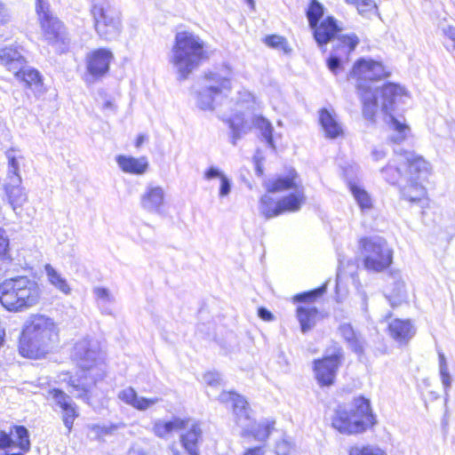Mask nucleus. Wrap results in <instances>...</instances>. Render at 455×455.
Segmentation results:
<instances>
[{
	"instance_id": "nucleus-33",
	"label": "nucleus",
	"mask_w": 455,
	"mask_h": 455,
	"mask_svg": "<svg viewBox=\"0 0 455 455\" xmlns=\"http://www.w3.org/2000/svg\"><path fill=\"white\" fill-rule=\"evenodd\" d=\"M404 180L406 184L401 185V195L403 198L411 202H417L425 196V188L419 180H416L413 176L404 179Z\"/></svg>"
},
{
	"instance_id": "nucleus-50",
	"label": "nucleus",
	"mask_w": 455,
	"mask_h": 455,
	"mask_svg": "<svg viewBox=\"0 0 455 455\" xmlns=\"http://www.w3.org/2000/svg\"><path fill=\"white\" fill-rule=\"evenodd\" d=\"M442 31L443 36H445L447 38L451 40V44H447L445 46L448 50H454L455 49V27L452 26H447L442 28Z\"/></svg>"
},
{
	"instance_id": "nucleus-63",
	"label": "nucleus",
	"mask_w": 455,
	"mask_h": 455,
	"mask_svg": "<svg viewBox=\"0 0 455 455\" xmlns=\"http://www.w3.org/2000/svg\"><path fill=\"white\" fill-rule=\"evenodd\" d=\"M172 428H167V427H164V428H154L156 435H159V436H165V435L169 434L170 430H172Z\"/></svg>"
},
{
	"instance_id": "nucleus-16",
	"label": "nucleus",
	"mask_w": 455,
	"mask_h": 455,
	"mask_svg": "<svg viewBox=\"0 0 455 455\" xmlns=\"http://www.w3.org/2000/svg\"><path fill=\"white\" fill-rule=\"evenodd\" d=\"M359 44V38L356 35H345L337 37L333 52L327 60L328 68L333 73L338 74L342 68L341 53L350 54Z\"/></svg>"
},
{
	"instance_id": "nucleus-57",
	"label": "nucleus",
	"mask_w": 455,
	"mask_h": 455,
	"mask_svg": "<svg viewBox=\"0 0 455 455\" xmlns=\"http://www.w3.org/2000/svg\"><path fill=\"white\" fill-rule=\"evenodd\" d=\"M258 315L262 320L267 321V322L273 320V318H274L273 314L268 309H267L266 307H261L258 309Z\"/></svg>"
},
{
	"instance_id": "nucleus-43",
	"label": "nucleus",
	"mask_w": 455,
	"mask_h": 455,
	"mask_svg": "<svg viewBox=\"0 0 455 455\" xmlns=\"http://www.w3.org/2000/svg\"><path fill=\"white\" fill-rule=\"evenodd\" d=\"M93 294L100 307H105L107 304L114 301L113 295L110 293L109 290L105 287H95L93 289Z\"/></svg>"
},
{
	"instance_id": "nucleus-15",
	"label": "nucleus",
	"mask_w": 455,
	"mask_h": 455,
	"mask_svg": "<svg viewBox=\"0 0 455 455\" xmlns=\"http://www.w3.org/2000/svg\"><path fill=\"white\" fill-rule=\"evenodd\" d=\"M113 59V52L108 48H99L88 52L85 57L88 73L86 82H93L107 75Z\"/></svg>"
},
{
	"instance_id": "nucleus-18",
	"label": "nucleus",
	"mask_w": 455,
	"mask_h": 455,
	"mask_svg": "<svg viewBox=\"0 0 455 455\" xmlns=\"http://www.w3.org/2000/svg\"><path fill=\"white\" fill-rule=\"evenodd\" d=\"M18 447L24 452L30 449L28 428H10L9 433L0 431V449Z\"/></svg>"
},
{
	"instance_id": "nucleus-21",
	"label": "nucleus",
	"mask_w": 455,
	"mask_h": 455,
	"mask_svg": "<svg viewBox=\"0 0 455 455\" xmlns=\"http://www.w3.org/2000/svg\"><path fill=\"white\" fill-rule=\"evenodd\" d=\"M185 430L180 435L182 447L188 455H199V445L203 442L201 428H181ZM172 455H184L179 450L172 447Z\"/></svg>"
},
{
	"instance_id": "nucleus-28",
	"label": "nucleus",
	"mask_w": 455,
	"mask_h": 455,
	"mask_svg": "<svg viewBox=\"0 0 455 455\" xmlns=\"http://www.w3.org/2000/svg\"><path fill=\"white\" fill-rule=\"evenodd\" d=\"M383 178L390 184H398L404 180V167L400 155L388 162V164L380 170Z\"/></svg>"
},
{
	"instance_id": "nucleus-27",
	"label": "nucleus",
	"mask_w": 455,
	"mask_h": 455,
	"mask_svg": "<svg viewBox=\"0 0 455 455\" xmlns=\"http://www.w3.org/2000/svg\"><path fill=\"white\" fill-rule=\"evenodd\" d=\"M13 74L18 79L21 80L26 86L32 89L36 93H40L42 92V77L36 69L26 67L24 64Z\"/></svg>"
},
{
	"instance_id": "nucleus-47",
	"label": "nucleus",
	"mask_w": 455,
	"mask_h": 455,
	"mask_svg": "<svg viewBox=\"0 0 455 455\" xmlns=\"http://www.w3.org/2000/svg\"><path fill=\"white\" fill-rule=\"evenodd\" d=\"M276 455H297L294 445L287 440H282L276 443Z\"/></svg>"
},
{
	"instance_id": "nucleus-12",
	"label": "nucleus",
	"mask_w": 455,
	"mask_h": 455,
	"mask_svg": "<svg viewBox=\"0 0 455 455\" xmlns=\"http://www.w3.org/2000/svg\"><path fill=\"white\" fill-rule=\"evenodd\" d=\"M323 15V6L317 0H312L307 11V18L309 27L313 29L314 37L319 46L327 44L334 39L335 36L340 30L337 20L328 16L320 23L319 20Z\"/></svg>"
},
{
	"instance_id": "nucleus-34",
	"label": "nucleus",
	"mask_w": 455,
	"mask_h": 455,
	"mask_svg": "<svg viewBox=\"0 0 455 455\" xmlns=\"http://www.w3.org/2000/svg\"><path fill=\"white\" fill-rule=\"evenodd\" d=\"M231 131L230 142L235 146L243 135L246 134L251 127L244 119L243 114H235L228 120Z\"/></svg>"
},
{
	"instance_id": "nucleus-49",
	"label": "nucleus",
	"mask_w": 455,
	"mask_h": 455,
	"mask_svg": "<svg viewBox=\"0 0 455 455\" xmlns=\"http://www.w3.org/2000/svg\"><path fill=\"white\" fill-rule=\"evenodd\" d=\"M353 4L356 6L360 13L371 11L376 7L373 0H355Z\"/></svg>"
},
{
	"instance_id": "nucleus-11",
	"label": "nucleus",
	"mask_w": 455,
	"mask_h": 455,
	"mask_svg": "<svg viewBox=\"0 0 455 455\" xmlns=\"http://www.w3.org/2000/svg\"><path fill=\"white\" fill-rule=\"evenodd\" d=\"M205 80L208 84L197 92L196 104L202 110H213L226 96L225 92L231 90V82L228 76L217 72L205 74Z\"/></svg>"
},
{
	"instance_id": "nucleus-2",
	"label": "nucleus",
	"mask_w": 455,
	"mask_h": 455,
	"mask_svg": "<svg viewBox=\"0 0 455 455\" xmlns=\"http://www.w3.org/2000/svg\"><path fill=\"white\" fill-rule=\"evenodd\" d=\"M363 102V114L368 120H372L379 108L380 100L381 110L388 117L390 127L397 132L390 140L395 143L401 142L405 138L408 127L397 120L393 115L394 105L397 97L404 94V88L393 83H387L382 87L374 90L358 91Z\"/></svg>"
},
{
	"instance_id": "nucleus-22",
	"label": "nucleus",
	"mask_w": 455,
	"mask_h": 455,
	"mask_svg": "<svg viewBox=\"0 0 455 455\" xmlns=\"http://www.w3.org/2000/svg\"><path fill=\"white\" fill-rule=\"evenodd\" d=\"M387 283L390 286V291L387 295L392 307H396L407 298L405 283L402 279L399 271H390L387 277Z\"/></svg>"
},
{
	"instance_id": "nucleus-59",
	"label": "nucleus",
	"mask_w": 455,
	"mask_h": 455,
	"mask_svg": "<svg viewBox=\"0 0 455 455\" xmlns=\"http://www.w3.org/2000/svg\"><path fill=\"white\" fill-rule=\"evenodd\" d=\"M339 433L346 434V435H353V434H359L362 433V430H364L365 428H338Z\"/></svg>"
},
{
	"instance_id": "nucleus-25",
	"label": "nucleus",
	"mask_w": 455,
	"mask_h": 455,
	"mask_svg": "<svg viewBox=\"0 0 455 455\" xmlns=\"http://www.w3.org/2000/svg\"><path fill=\"white\" fill-rule=\"evenodd\" d=\"M297 172L292 170L287 176H280L275 179H269L264 182V187L268 193H278L290 189H299L296 181Z\"/></svg>"
},
{
	"instance_id": "nucleus-37",
	"label": "nucleus",
	"mask_w": 455,
	"mask_h": 455,
	"mask_svg": "<svg viewBox=\"0 0 455 455\" xmlns=\"http://www.w3.org/2000/svg\"><path fill=\"white\" fill-rule=\"evenodd\" d=\"M259 211L266 220H270L282 214L279 200L275 201L273 197L267 194L263 195L259 199Z\"/></svg>"
},
{
	"instance_id": "nucleus-36",
	"label": "nucleus",
	"mask_w": 455,
	"mask_h": 455,
	"mask_svg": "<svg viewBox=\"0 0 455 455\" xmlns=\"http://www.w3.org/2000/svg\"><path fill=\"white\" fill-rule=\"evenodd\" d=\"M340 335L357 355L363 353V340L355 333L353 327L349 323H343L339 328Z\"/></svg>"
},
{
	"instance_id": "nucleus-4",
	"label": "nucleus",
	"mask_w": 455,
	"mask_h": 455,
	"mask_svg": "<svg viewBox=\"0 0 455 455\" xmlns=\"http://www.w3.org/2000/svg\"><path fill=\"white\" fill-rule=\"evenodd\" d=\"M56 337V326L51 318L42 315H33L23 329L19 345L20 354L28 358H40L47 353Z\"/></svg>"
},
{
	"instance_id": "nucleus-8",
	"label": "nucleus",
	"mask_w": 455,
	"mask_h": 455,
	"mask_svg": "<svg viewBox=\"0 0 455 455\" xmlns=\"http://www.w3.org/2000/svg\"><path fill=\"white\" fill-rule=\"evenodd\" d=\"M359 244L366 269L381 272L391 265L393 251L384 238L363 237Z\"/></svg>"
},
{
	"instance_id": "nucleus-9",
	"label": "nucleus",
	"mask_w": 455,
	"mask_h": 455,
	"mask_svg": "<svg viewBox=\"0 0 455 455\" xmlns=\"http://www.w3.org/2000/svg\"><path fill=\"white\" fill-rule=\"evenodd\" d=\"M36 11L38 15L44 36L45 40L54 47L55 51L62 53L65 52L68 47L70 39L68 36L66 28L62 22L53 17L49 11V4L47 3L36 5Z\"/></svg>"
},
{
	"instance_id": "nucleus-31",
	"label": "nucleus",
	"mask_w": 455,
	"mask_h": 455,
	"mask_svg": "<svg viewBox=\"0 0 455 455\" xmlns=\"http://www.w3.org/2000/svg\"><path fill=\"white\" fill-rule=\"evenodd\" d=\"M305 200L306 196L302 188L296 189L286 196L282 197L279 199L282 214L284 212H298L301 208Z\"/></svg>"
},
{
	"instance_id": "nucleus-64",
	"label": "nucleus",
	"mask_w": 455,
	"mask_h": 455,
	"mask_svg": "<svg viewBox=\"0 0 455 455\" xmlns=\"http://www.w3.org/2000/svg\"><path fill=\"white\" fill-rule=\"evenodd\" d=\"M244 455H262V453L259 448H255L247 451Z\"/></svg>"
},
{
	"instance_id": "nucleus-53",
	"label": "nucleus",
	"mask_w": 455,
	"mask_h": 455,
	"mask_svg": "<svg viewBox=\"0 0 455 455\" xmlns=\"http://www.w3.org/2000/svg\"><path fill=\"white\" fill-rule=\"evenodd\" d=\"M196 427L195 422H191L190 419H174L173 420L167 421L163 427Z\"/></svg>"
},
{
	"instance_id": "nucleus-54",
	"label": "nucleus",
	"mask_w": 455,
	"mask_h": 455,
	"mask_svg": "<svg viewBox=\"0 0 455 455\" xmlns=\"http://www.w3.org/2000/svg\"><path fill=\"white\" fill-rule=\"evenodd\" d=\"M224 175L225 174L215 166L209 167L204 172V178L206 180H213L216 178H219L220 180L221 177H223Z\"/></svg>"
},
{
	"instance_id": "nucleus-3",
	"label": "nucleus",
	"mask_w": 455,
	"mask_h": 455,
	"mask_svg": "<svg viewBox=\"0 0 455 455\" xmlns=\"http://www.w3.org/2000/svg\"><path fill=\"white\" fill-rule=\"evenodd\" d=\"M205 58L204 41L188 31L178 32L169 54V62L177 73V78L183 81L196 69Z\"/></svg>"
},
{
	"instance_id": "nucleus-17",
	"label": "nucleus",
	"mask_w": 455,
	"mask_h": 455,
	"mask_svg": "<svg viewBox=\"0 0 455 455\" xmlns=\"http://www.w3.org/2000/svg\"><path fill=\"white\" fill-rule=\"evenodd\" d=\"M400 158L404 167V179L413 176L416 180H419L429 173L430 164L423 157L406 152L404 155H400Z\"/></svg>"
},
{
	"instance_id": "nucleus-39",
	"label": "nucleus",
	"mask_w": 455,
	"mask_h": 455,
	"mask_svg": "<svg viewBox=\"0 0 455 455\" xmlns=\"http://www.w3.org/2000/svg\"><path fill=\"white\" fill-rule=\"evenodd\" d=\"M350 190L362 212H365L372 208V201L367 191L356 185H351Z\"/></svg>"
},
{
	"instance_id": "nucleus-29",
	"label": "nucleus",
	"mask_w": 455,
	"mask_h": 455,
	"mask_svg": "<svg viewBox=\"0 0 455 455\" xmlns=\"http://www.w3.org/2000/svg\"><path fill=\"white\" fill-rule=\"evenodd\" d=\"M296 312L302 333H307L315 327L319 315L315 307L299 306Z\"/></svg>"
},
{
	"instance_id": "nucleus-7",
	"label": "nucleus",
	"mask_w": 455,
	"mask_h": 455,
	"mask_svg": "<svg viewBox=\"0 0 455 455\" xmlns=\"http://www.w3.org/2000/svg\"><path fill=\"white\" fill-rule=\"evenodd\" d=\"M339 424L350 427H373L377 424L376 417L372 413L370 400L358 396L354 399L348 408L346 404H340L336 410V418L331 427H341Z\"/></svg>"
},
{
	"instance_id": "nucleus-32",
	"label": "nucleus",
	"mask_w": 455,
	"mask_h": 455,
	"mask_svg": "<svg viewBox=\"0 0 455 455\" xmlns=\"http://www.w3.org/2000/svg\"><path fill=\"white\" fill-rule=\"evenodd\" d=\"M319 121L326 137L335 139L342 133L340 124L326 108H322L319 111Z\"/></svg>"
},
{
	"instance_id": "nucleus-24",
	"label": "nucleus",
	"mask_w": 455,
	"mask_h": 455,
	"mask_svg": "<svg viewBox=\"0 0 455 455\" xmlns=\"http://www.w3.org/2000/svg\"><path fill=\"white\" fill-rule=\"evenodd\" d=\"M118 398L139 411H145L161 400L158 397L146 398L139 396L137 392L131 387L121 390L118 393Z\"/></svg>"
},
{
	"instance_id": "nucleus-41",
	"label": "nucleus",
	"mask_w": 455,
	"mask_h": 455,
	"mask_svg": "<svg viewBox=\"0 0 455 455\" xmlns=\"http://www.w3.org/2000/svg\"><path fill=\"white\" fill-rule=\"evenodd\" d=\"M46 398L49 402L60 408L68 406V404L72 402V399L67 394L58 388L48 390Z\"/></svg>"
},
{
	"instance_id": "nucleus-45",
	"label": "nucleus",
	"mask_w": 455,
	"mask_h": 455,
	"mask_svg": "<svg viewBox=\"0 0 455 455\" xmlns=\"http://www.w3.org/2000/svg\"><path fill=\"white\" fill-rule=\"evenodd\" d=\"M63 414V421L65 424V427H72L74 424L75 419L77 417L76 409L75 407V404L70 402L68 406H64L60 408Z\"/></svg>"
},
{
	"instance_id": "nucleus-58",
	"label": "nucleus",
	"mask_w": 455,
	"mask_h": 455,
	"mask_svg": "<svg viewBox=\"0 0 455 455\" xmlns=\"http://www.w3.org/2000/svg\"><path fill=\"white\" fill-rule=\"evenodd\" d=\"M257 432L253 433L260 441L267 439L270 434V428H255Z\"/></svg>"
},
{
	"instance_id": "nucleus-62",
	"label": "nucleus",
	"mask_w": 455,
	"mask_h": 455,
	"mask_svg": "<svg viewBox=\"0 0 455 455\" xmlns=\"http://www.w3.org/2000/svg\"><path fill=\"white\" fill-rule=\"evenodd\" d=\"M254 160H255V172L258 176H262L263 175V168H262V165L259 162L257 156L254 157Z\"/></svg>"
},
{
	"instance_id": "nucleus-26",
	"label": "nucleus",
	"mask_w": 455,
	"mask_h": 455,
	"mask_svg": "<svg viewBox=\"0 0 455 455\" xmlns=\"http://www.w3.org/2000/svg\"><path fill=\"white\" fill-rule=\"evenodd\" d=\"M116 163L124 172L141 175L148 168V163L146 157L135 158L133 156H117Z\"/></svg>"
},
{
	"instance_id": "nucleus-52",
	"label": "nucleus",
	"mask_w": 455,
	"mask_h": 455,
	"mask_svg": "<svg viewBox=\"0 0 455 455\" xmlns=\"http://www.w3.org/2000/svg\"><path fill=\"white\" fill-rule=\"evenodd\" d=\"M230 191H231V181L226 175H224L220 179V187L219 195H220V196L224 197V196H228Z\"/></svg>"
},
{
	"instance_id": "nucleus-10",
	"label": "nucleus",
	"mask_w": 455,
	"mask_h": 455,
	"mask_svg": "<svg viewBox=\"0 0 455 455\" xmlns=\"http://www.w3.org/2000/svg\"><path fill=\"white\" fill-rule=\"evenodd\" d=\"M343 360V348L337 343L326 348L323 358L314 360L315 378L320 387H330L334 384L338 370Z\"/></svg>"
},
{
	"instance_id": "nucleus-51",
	"label": "nucleus",
	"mask_w": 455,
	"mask_h": 455,
	"mask_svg": "<svg viewBox=\"0 0 455 455\" xmlns=\"http://www.w3.org/2000/svg\"><path fill=\"white\" fill-rule=\"evenodd\" d=\"M204 382L212 387H217L221 383V378L219 372L210 371L204 375Z\"/></svg>"
},
{
	"instance_id": "nucleus-13",
	"label": "nucleus",
	"mask_w": 455,
	"mask_h": 455,
	"mask_svg": "<svg viewBox=\"0 0 455 455\" xmlns=\"http://www.w3.org/2000/svg\"><path fill=\"white\" fill-rule=\"evenodd\" d=\"M8 160L7 182L5 192L12 208L21 206L27 201V195L21 187V177L20 175V160L22 156L14 148H10L5 153Z\"/></svg>"
},
{
	"instance_id": "nucleus-48",
	"label": "nucleus",
	"mask_w": 455,
	"mask_h": 455,
	"mask_svg": "<svg viewBox=\"0 0 455 455\" xmlns=\"http://www.w3.org/2000/svg\"><path fill=\"white\" fill-rule=\"evenodd\" d=\"M9 238L5 230L0 228V259H9Z\"/></svg>"
},
{
	"instance_id": "nucleus-40",
	"label": "nucleus",
	"mask_w": 455,
	"mask_h": 455,
	"mask_svg": "<svg viewBox=\"0 0 455 455\" xmlns=\"http://www.w3.org/2000/svg\"><path fill=\"white\" fill-rule=\"evenodd\" d=\"M439 372L442 384L444 388L445 396H448L449 390L451 387L452 379L449 372L446 357L442 351H438Z\"/></svg>"
},
{
	"instance_id": "nucleus-42",
	"label": "nucleus",
	"mask_w": 455,
	"mask_h": 455,
	"mask_svg": "<svg viewBox=\"0 0 455 455\" xmlns=\"http://www.w3.org/2000/svg\"><path fill=\"white\" fill-rule=\"evenodd\" d=\"M327 284L324 283L315 289L299 293L294 296V300L297 302H312L317 298L321 297L326 292Z\"/></svg>"
},
{
	"instance_id": "nucleus-56",
	"label": "nucleus",
	"mask_w": 455,
	"mask_h": 455,
	"mask_svg": "<svg viewBox=\"0 0 455 455\" xmlns=\"http://www.w3.org/2000/svg\"><path fill=\"white\" fill-rule=\"evenodd\" d=\"M387 155V151L382 148H376L371 151V157L375 162L385 159Z\"/></svg>"
},
{
	"instance_id": "nucleus-46",
	"label": "nucleus",
	"mask_w": 455,
	"mask_h": 455,
	"mask_svg": "<svg viewBox=\"0 0 455 455\" xmlns=\"http://www.w3.org/2000/svg\"><path fill=\"white\" fill-rule=\"evenodd\" d=\"M265 44L274 49H282L286 52L287 42L284 37L277 35L267 36L264 39Z\"/></svg>"
},
{
	"instance_id": "nucleus-19",
	"label": "nucleus",
	"mask_w": 455,
	"mask_h": 455,
	"mask_svg": "<svg viewBox=\"0 0 455 455\" xmlns=\"http://www.w3.org/2000/svg\"><path fill=\"white\" fill-rule=\"evenodd\" d=\"M165 193L162 187L149 184L140 196V205L148 212L160 213Z\"/></svg>"
},
{
	"instance_id": "nucleus-44",
	"label": "nucleus",
	"mask_w": 455,
	"mask_h": 455,
	"mask_svg": "<svg viewBox=\"0 0 455 455\" xmlns=\"http://www.w3.org/2000/svg\"><path fill=\"white\" fill-rule=\"evenodd\" d=\"M349 455H387L384 451L377 446L367 445V446H356L351 448Z\"/></svg>"
},
{
	"instance_id": "nucleus-60",
	"label": "nucleus",
	"mask_w": 455,
	"mask_h": 455,
	"mask_svg": "<svg viewBox=\"0 0 455 455\" xmlns=\"http://www.w3.org/2000/svg\"><path fill=\"white\" fill-rule=\"evenodd\" d=\"M112 428H91V433L89 435H92L93 436H98L100 435H108L109 433V430Z\"/></svg>"
},
{
	"instance_id": "nucleus-23",
	"label": "nucleus",
	"mask_w": 455,
	"mask_h": 455,
	"mask_svg": "<svg viewBox=\"0 0 455 455\" xmlns=\"http://www.w3.org/2000/svg\"><path fill=\"white\" fill-rule=\"evenodd\" d=\"M218 399L221 403L230 405L233 408L234 413L240 420L242 419H250L249 404L242 395L230 391H222Z\"/></svg>"
},
{
	"instance_id": "nucleus-38",
	"label": "nucleus",
	"mask_w": 455,
	"mask_h": 455,
	"mask_svg": "<svg viewBox=\"0 0 455 455\" xmlns=\"http://www.w3.org/2000/svg\"><path fill=\"white\" fill-rule=\"evenodd\" d=\"M45 273L48 281L60 291L65 295H68L71 292V288L68 285L67 280L61 276V275L50 264H46L44 267Z\"/></svg>"
},
{
	"instance_id": "nucleus-1",
	"label": "nucleus",
	"mask_w": 455,
	"mask_h": 455,
	"mask_svg": "<svg viewBox=\"0 0 455 455\" xmlns=\"http://www.w3.org/2000/svg\"><path fill=\"white\" fill-rule=\"evenodd\" d=\"M71 357L81 369L82 374L77 378H70L69 392L89 404L96 394L98 382L105 376L103 355L99 341L89 338L76 341Z\"/></svg>"
},
{
	"instance_id": "nucleus-35",
	"label": "nucleus",
	"mask_w": 455,
	"mask_h": 455,
	"mask_svg": "<svg viewBox=\"0 0 455 455\" xmlns=\"http://www.w3.org/2000/svg\"><path fill=\"white\" fill-rule=\"evenodd\" d=\"M251 122L252 124L259 131L262 140L273 151H275L276 147L273 138L274 127L270 121L262 116L255 115L253 116Z\"/></svg>"
},
{
	"instance_id": "nucleus-14",
	"label": "nucleus",
	"mask_w": 455,
	"mask_h": 455,
	"mask_svg": "<svg viewBox=\"0 0 455 455\" xmlns=\"http://www.w3.org/2000/svg\"><path fill=\"white\" fill-rule=\"evenodd\" d=\"M390 72L380 61L372 59L360 58L355 61L348 75V79H355L358 91L374 90L368 82L387 77Z\"/></svg>"
},
{
	"instance_id": "nucleus-55",
	"label": "nucleus",
	"mask_w": 455,
	"mask_h": 455,
	"mask_svg": "<svg viewBox=\"0 0 455 455\" xmlns=\"http://www.w3.org/2000/svg\"><path fill=\"white\" fill-rule=\"evenodd\" d=\"M11 12L7 6L0 2V24H6L11 20Z\"/></svg>"
},
{
	"instance_id": "nucleus-30",
	"label": "nucleus",
	"mask_w": 455,
	"mask_h": 455,
	"mask_svg": "<svg viewBox=\"0 0 455 455\" xmlns=\"http://www.w3.org/2000/svg\"><path fill=\"white\" fill-rule=\"evenodd\" d=\"M0 62L10 71L15 72L25 64V59L21 53L13 47H5L0 50Z\"/></svg>"
},
{
	"instance_id": "nucleus-6",
	"label": "nucleus",
	"mask_w": 455,
	"mask_h": 455,
	"mask_svg": "<svg viewBox=\"0 0 455 455\" xmlns=\"http://www.w3.org/2000/svg\"><path fill=\"white\" fill-rule=\"evenodd\" d=\"M94 28L99 36L106 41L116 39L121 33L120 13L107 0H93L91 7Z\"/></svg>"
},
{
	"instance_id": "nucleus-20",
	"label": "nucleus",
	"mask_w": 455,
	"mask_h": 455,
	"mask_svg": "<svg viewBox=\"0 0 455 455\" xmlns=\"http://www.w3.org/2000/svg\"><path fill=\"white\" fill-rule=\"evenodd\" d=\"M416 327L411 320L395 318L388 323V333L401 346L407 345L416 334Z\"/></svg>"
},
{
	"instance_id": "nucleus-61",
	"label": "nucleus",
	"mask_w": 455,
	"mask_h": 455,
	"mask_svg": "<svg viewBox=\"0 0 455 455\" xmlns=\"http://www.w3.org/2000/svg\"><path fill=\"white\" fill-rule=\"evenodd\" d=\"M127 455H146V453L140 446L134 445L129 450Z\"/></svg>"
},
{
	"instance_id": "nucleus-5",
	"label": "nucleus",
	"mask_w": 455,
	"mask_h": 455,
	"mask_svg": "<svg viewBox=\"0 0 455 455\" xmlns=\"http://www.w3.org/2000/svg\"><path fill=\"white\" fill-rule=\"evenodd\" d=\"M38 283L28 276L9 278L0 283V303L10 312H22L40 299Z\"/></svg>"
}]
</instances>
